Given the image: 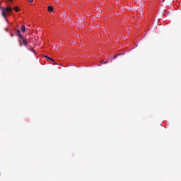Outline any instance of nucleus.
<instances>
[{
    "label": "nucleus",
    "mask_w": 181,
    "mask_h": 181,
    "mask_svg": "<svg viewBox=\"0 0 181 181\" xmlns=\"http://www.w3.org/2000/svg\"><path fill=\"white\" fill-rule=\"evenodd\" d=\"M8 2H12L13 0H7ZM1 5V3H0ZM0 9L1 11V15L3 18H4L5 21L7 23H9V21H8V16H10L11 13H12V8L11 6L2 7L0 6Z\"/></svg>",
    "instance_id": "f257e3e1"
},
{
    "label": "nucleus",
    "mask_w": 181,
    "mask_h": 181,
    "mask_svg": "<svg viewBox=\"0 0 181 181\" xmlns=\"http://www.w3.org/2000/svg\"><path fill=\"white\" fill-rule=\"evenodd\" d=\"M21 31L23 32V33H25L26 32V28L25 27V25L21 26Z\"/></svg>",
    "instance_id": "f03ea898"
},
{
    "label": "nucleus",
    "mask_w": 181,
    "mask_h": 181,
    "mask_svg": "<svg viewBox=\"0 0 181 181\" xmlns=\"http://www.w3.org/2000/svg\"><path fill=\"white\" fill-rule=\"evenodd\" d=\"M53 11H54V8H53V7H52L51 6H48V11L49 12H53Z\"/></svg>",
    "instance_id": "7ed1b4c3"
},
{
    "label": "nucleus",
    "mask_w": 181,
    "mask_h": 181,
    "mask_svg": "<svg viewBox=\"0 0 181 181\" xmlns=\"http://www.w3.org/2000/svg\"><path fill=\"white\" fill-rule=\"evenodd\" d=\"M122 54H121V53H119V54H116V55H115L114 57H113V59H117V57H118V56H121Z\"/></svg>",
    "instance_id": "20e7f679"
},
{
    "label": "nucleus",
    "mask_w": 181,
    "mask_h": 181,
    "mask_svg": "<svg viewBox=\"0 0 181 181\" xmlns=\"http://www.w3.org/2000/svg\"><path fill=\"white\" fill-rule=\"evenodd\" d=\"M14 11H15L16 12H19V8H18V6H16V7L14 8Z\"/></svg>",
    "instance_id": "39448f33"
},
{
    "label": "nucleus",
    "mask_w": 181,
    "mask_h": 181,
    "mask_svg": "<svg viewBox=\"0 0 181 181\" xmlns=\"http://www.w3.org/2000/svg\"><path fill=\"white\" fill-rule=\"evenodd\" d=\"M23 45H24V46H27L28 45V41H26V40H23Z\"/></svg>",
    "instance_id": "423d86ee"
},
{
    "label": "nucleus",
    "mask_w": 181,
    "mask_h": 181,
    "mask_svg": "<svg viewBox=\"0 0 181 181\" xmlns=\"http://www.w3.org/2000/svg\"><path fill=\"white\" fill-rule=\"evenodd\" d=\"M47 59H49V60H51V62H53L54 64H56V63L54 62V60H53L52 58L47 57Z\"/></svg>",
    "instance_id": "0eeeda50"
},
{
    "label": "nucleus",
    "mask_w": 181,
    "mask_h": 181,
    "mask_svg": "<svg viewBox=\"0 0 181 181\" xmlns=\"http://www.w3.org/2000/svg\"><path fill=\"white\" fill-rule=\"evenodd\" d=\"M17 33H18L20 37H22V35H21V31L19 30H17Z\"/></svg>",
    "instance_id": "6e6552de"
},
{
    "label": "nucleus",
    "mask_w": 181,
    "mask_h": 181,
    "mask_svg": "<svg viewBox=\"0 0 181 181\" xmlns=\"http://www.w3.org/2000/svg\"><path fill=\"white\" fill-rule=\"evenodd\" d=\"M101 63H104V64H107L108 63V62H105L104 61H101Z\"/></svg>",
    "instance_id": "1a4fd4ad"
},
{
    "label": "nucleus",
    "mask_w": 181,
    "mask_h": 181,
    "mask_svg": "<svg viewBox=\"0 0 181 181\" xmlns=\"http://www.w3.org/2000/svg\"><path fill=\"white\" fill-rule=\"evenodd\" d=\"M28 1L32 4V2H33V0H28Z\"/></svg>",
    "instance_id": "9d476101"
},
{
    "label": "nucleus",
    "mask_w": 181,
    "mask_h": 181,
    "mask_svg": "<svg viewBox=\"0 0 181 181\" xmlns=\"http://www.w3.org/2000/svg\"><path fill=\"white\" fill-rule=\"evenodd\" d=\"M11 37H13V34H11Z\"/></svg>",
    "instance_id": "9b49d317"
},
{
    "label": "nucleus",
    "mask_w": 181,
    "mask_h": 181,
    "mask_svg": "<svg viewBox=\"0 0 181 181\" xmlns=\"http://www.w3.org/2000/svg\"><path fill=\"white\" fill-rule=\"evenodd\" d=\"M20 46H22V43L20 42Z\"/></svg>",
    "instance_id": "f8f14e48"
},
{
    "label": "nucleus",
    "mask_w": 181,
    "mask_h": 181,
    "mask_svg": "<svg viewBox=\"0 0 181 181\" xmlns=\"http://www.w3.org/2000/svg\"><path fill=\"white\" fill-rule=\"evenodd\" d=\"M6 30H8V28H6Z\"/></svg>",
    "instance_id": "ddd939ff"
}]
</instances>
